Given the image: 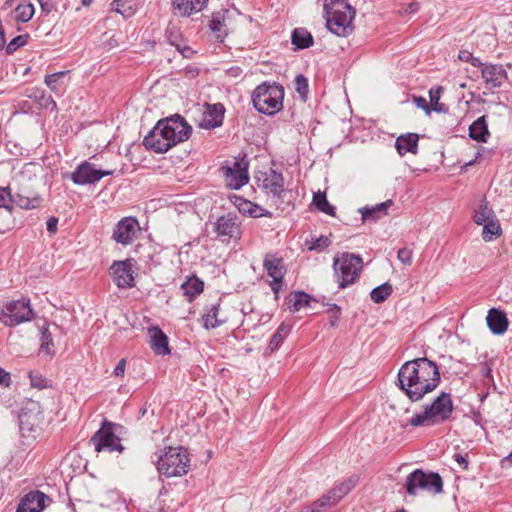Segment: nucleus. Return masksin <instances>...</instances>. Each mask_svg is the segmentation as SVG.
Listing matches in <instances>:
<instances>
[{
  "mask_svg": "<svg viewBox=\"0 0 512 512\" xmlns=\"http://www.w3.org/2000/svg\"><path fill=\"white\" fill-rule=\"evenodd\" d=\"M439 383V368L426 357L406 361L398 372V386L412 402L423 399Z\"/></svg>",
  "mask_w": 512,
  "mask_h": 512,
  "instance_id": "1",
  "label": "nucleus"
},
{
  "mask_svg": "<svg viewBox=\"0 0 512 512\" xmlns=\"http://www.w3.org/2000/svg\"><path fill=\"white\" fill-rule=\"evenodd\" d=\"M192 128L179 114L161 119L144 137L143 145L156 153H165L178 143L186 141Z\"/></svg>",
  "mask_w": 512,
  "mask_h": 512,
  "instance_id": "2",
  "label": "nucleus"
},
{
  "mask_svg": "<svg viewBox=\"0 0 512 512\" xmlns=\"http://www.w3.org/2000/svg\"><path fill=\"white\" fill-rule=\"evenodd\" d=\"M324 11L326 27L331 33L340 37L352 33V21L356 12L347 0H325Z\"/></svg>",
  "mask_w": 512,
  "mask_h": 512,
  "instance_id": "3",
  "label": "nucleus"
},
{
  "mask_svg": "<svg viewBox=\"0 0 512 512\" xmlns=\"http://www.w3.org/2000/svg\"><path fill=\"white\" fill-rule=\"evenodd\" d=\"M453 412V401L449 393L442 392L434 401L426 405L423 412L413 415L409 425L413 427L434 426L447 421Z\"/></svg>",
  "mask_w": 512,
  "mask_h": 512,
  "instance_id": "4",
  "label": "nucleus"
},
{
  "mask_svg": "<svg viewBox=\"0 0 512 512\" xmlns=\"http://www.w3.org/2000/svg\"><path fill=\"white\" fill-rule=\"evenodd\" d=\"M284 88L276 82H263L252 92L254 108L262 114L272 116L283 108Z\"/></svg>",
  "mask_w": 512,
  "mask_h": 512,
  "instance_id": "5",
  "label": "nucleus"
},
{
  "mask_svg": "<svg viewBox=\"0 0 512 512\" xmlns=\"http://www.w3.org/2000/svg\"><path fill=\"white\" fill-rule=\"evenodd\" d=\"M190 467V457L187 450L181 446L167 447L157 461V470L160 474L171 477L186 475Z\"/></svg>",
  "mask_w": 512,
  "mask_h": 512,
  "instance_id": "6",
  "label": "nucleus"
},
{
  "mask_svg": "<svg viewBox=\"0 0 512 512\" xmlns=\"http://www.w3.org/2000/svg\"><path fill=\"white\" fill-rule=\"evenodd\" d=\"M405 488L409 495H416L419 490L438 494L442 492L443 481L438 473L416 469L407 476Z\"/></svg>",
  "mask_w": 512,
  "mask_h": 512,
  "instance_id": "7",
  "label": "nucleus"
},
{
  "mask_svg": "<svg viewBox=\"0 0 512 512\" xmlns=\"http://www.w3.org/2000/svg\"><path fill=\"white\" fill-rule=\"evenodd\" d=\"M362 263L359 256L351 253H343L334 258L333 268L339 288H345L354 283L362 269Z\"/></svg>",
  "mask_w": 512,
  "mask_h": 512,
  "instance_id": "8",
  "label": "nucleus"
},
{
  "mask_svg": "<svg viewBox=\"0 0 512 512\" xmlns=\"http://www.w3.org/2000/svg\"><path fill=\"white\" fill-rule=\"evenodd\" d=\"M123 427L119 424H114L105 421L101 428L92 436L91 442L97 452H119L124 450L123 445L118 434L122 431Z\"/></svg>",
  "mask_w": 512,
  "mask_h": 512,
  "instance_id": "9",
  "label": "nucleus"
},
{
  "mask_svg": "<svg viewBox=\"0 0 512 512\" xmlns=\"http://www.w3.org/2000/svg\"><path fill=\"white\" fill-rule=\"evenodd\" d=\"M34 311L30 300L22 298L8 302L0 311V321L7 327H14L21 323L31 321Z\"/></svg>",
  "mask_w": 512,
  "mask_h": 512,
  "instance_id": "10",
  "label": "nucleus"
},
{
  "mask_svg": "<svg viewBox=\"0 0 512 512\" xmlns=\"http://www.w3.org/2000/svg\"><path fill=\"white\" fill-rule=\"evenodd\" d=\"M225 183L228 187L238 190L248 183V164L243 159L235 160L231 165L221 167Z\"/></svg>",
  "mask_w": 512,
  "mask_h": 512,
  "instance_id": "11",
  "label": "nucleus"
},
{
  "mask_svg": "<svg viewBox=\"0 0 512 512\" xmlns=\"http://www.w3.org/2000/svg\"><path fill=\"white\" fill-rule=\"evenodd\" d=\"M256 182L260 189L275 198H280L284 192V177L282 173L273 168L265 171H259L256 174Z\"/></svg>",
  "mask_w": 512,
  "mask_h": 512,
  "instance_id": "12",
  "label": "nucleus"
},
{
  "mask_svg": "<svg viewBox=\"0 0 512 512\" xmlns=\"http://www.w3.org/2000/svg\"><path fill=\"white\" fill-rule=\"evenodd\" d=\"M114 283L118 288L127 289L135 286L134 261L126 259L123 261H114L110 267Z\"/></svg>",
  "mask_w": 512,
  "mask_h": 512,
  "instance_id": "13",
  "label": "nucleus"
},
{
  "mask_svg": "<svg viewBox=\"0 0 512 512\" xmlns=\"http://www.w3.org/2000/svg\"><path fill=\"white\" fill-rule=\"evenodd\" d=\"M140 230L139 223L134 217L122 218L114 227L112 239L123 246L131 244Z\"/></svg>",
  "mask_w": 512,
  "mask_h": 512,
  "instance_id": "14",
  "label": "nucleus"
},
{
  "mask_svg": "<svg viewBox=\"0 0 512 512\" xmlns=\"http://www.w3.org/2000/svg\"><path fill=\"white\" fill-rule=\"evenodd\" d=\"M113 174V170H99L88 162L81 163L76 170L71 174L70 178L74 184L86 185L98 182L104 176Z\"/></svg>",
  "mask_w": 512,
  "mask_h": 512,
  "instance_id": "15",
  "label": "nucleus"
},
{
  "mask_svg": "<svg viewBox=\"0 0 512 512\" xmlns=\"http://www.w3.org/2000/svg\"><path fill=\"white\" fill-rule=\"evenodd\" d=\"M357 481L358 478L356 476L349 477L347 480L336 485L321 498L316 500V506L326 509L337 504L355 487Z\"/></svg>",
  "mask_w": 512,
  "mask_h": 512,
  "instance_id": "16",
  "label": "nucleus"
},
{
  "mask_svg": "<svg viewBox=\"0 0 512 512\" xmlns=\"http://www.w3.org/2000/svg\"><path fill=\"white\" fill-rule=\"evenodd\" d=\"M48 500L49 497L45 493L39 490L30 491L21 499L16 512H41Z\"/></svg>",
  "mask_w": 512,
  "mask_h": 512,
  "instance_id": "17",
  "label": "nucleus"
},
{
  "mask_svg": "<svg viewBox=\"0 0 512 512\" xmlns=\"http://www.w3.org/2000/svg\"><path fill=\"white\" fill-rule=\"evenodd\" d=\"M215 232L219 237L239 238L241 230L237 222V216L231 213L220 216L215 223Z\"/></svg>",
  "mask_w": 512,
  "mask_h": 512,
  "instance_id": "18",
  "label": "nucleus"
},
{
  "mask_svg": "<svg viewBox=\"0 0 512 512\" xmlns=\"http://www.w3.org/2000/svg\"><path fill=\"white\" fill-rule=\"evenodd\" d=\"M481 75L487 86L498 88L507 80V72L500 64L488 63L481 69Z\"/></svg>",
  "mask_w": 512,
  "mask_h": 512,
  "instance_id": "19",
  "label": "nucleus"
},
{
  "mask_svg": "<svg viewBox=\"0 0 512 512\" xmlns=\"http://www.w3.org/2000/svg\"><path fill=\"white\" fill-rule=\"evenodd\" d=\"M224 106L221 103L207 105L200 121V127L204 129H213L219 127L224 119Z\"/></svg>",
  "mask_w": 512,
  "mask_h": 512,
  "instance_id": "20",
  "label": "nucleus"
},
{
  "mask_svg": "<svg viewBox=\"0 0 512 512\" xmlns=\"http://www.w3.org/2000/svg\"><path fill=\"white\" fill-rule=\"evenodd\" d=\"M10 200L22 209H34L41 203V199L37 193L30 191L24 186L18 187V189L11 194Z\"/></svg>",
  "mask_w": 512,
  "mask_h": 512,
  "instance_id": "21",
  "label": "nucleus"
},
{
  "mask_svg": "<svg viewBox=\"0 0 512 512\" xmlns=\"http://www.w3.org/2000/svg\"><path fill=\"white\" fill-rule=\"evenodd\" d=\"M148 334L150 337L151 349L155 354L162 356L170 354L171 351L168 344V337L158 326L149 328Z\"/></svg>",
  "mask_w": 512,
  "mask_h": 512,
  "instance_id": "22",
  "label": "nucleus"
},
{
  "mask_svg": "<svg viewBox=\"0 0 512 512\" xmlns=\"http://www.w3.org/2000/svg\"><path fill=\"white\" fill-rule=\"evenodd\" d=\"M263 268L267 272L268 276L274 280L283 279L286 274L283 258L278 257L276 254L268 253L265 255Z\"/></svg>",
  "mask_w": 512,
  "mask_h": 512,
  "instance_id": "23",
  "label": "nucleus"
},
{
  "mask_svg": "<svg viewBox=\"0 0 512 512\" xmlns=\"http://www.w3.org/2000/svg\"><path fill=\"white\" fill-rule=\"evenodd\" d=\"M208 0H172L174 14L179 16H190L200 12Z\"/></svg>",
  "mask_w": 512,
  "mask_h": 512,
  "instance_id": "24",
  "label": "nucleus"
},
{
  "mask_svg": "<svg viewBox=\"0 0 512 512\" xmlns=\"http://www.w3.org/2000/svg\"><path fill=\"white\" fill-rule=\"evenodd\" d=\"M486 320L489 329L496 335L503 334L508 329V320L506 315L495 308L490 309Z\"/></svg>",
  "mask_w": 512,
  "mask_h": 512,
  "instance_id": "25",
  "label": "nucleus"
},
{
  "mask_svg": "<svg viewBox=\"0 0 512 512\" xmlns=\"http://www.w3.org/2000/svg\"><path fill=\"white\" fill-rule=\"evenodd\" d=\"M419 136L416 133L400 135L395 141V147L400 155L406 153L416 154L418 150Z\"/></svg>",
  "mask_w": 512,
  "mask_h": 512,
  "instance_id": "26",
  "label": "nucleus"
},
{
  "mask_svg": "<svg viewBox=\"0 0 512 512\" xmlns=\"http://www.w3.org/2000/svg\"><path fill=\"white\" fill-rule=\"evenodd\" d=\"M392 204L391 200H387L371 207H362L359 209L363 221H376L387 215V209Z\"/></svg>",
  "mask_w": 512,
  "mask_h": 512,
  "instance_id": "27",
  "label": "nucleus"
},
{
  "mask_svg": "<svg viewBox=\"0 0 512 512\" xmlns=\"http://www.w3.org/2000/svg\"><path fill=\"white\" fill-rule=\"evenodd\" d=\"M312 300L309 294L303 291H296L289 294L286 298V304L291 312H297L303 307L310 306Z\"/></svg>",
  "mask_w": 512,
  "mask_h": 512,
  "instance_id": "28",
  "label": "nucleus"
},
{
  "mask_svg": "<svg viewBox=\"0 0 512 512\" xmlns=\"http://www.w3.org/2000/svg\"><path fill=\"white\" fill-rule=\"evenodd\" d=\"M489 135L485 116L479 117L469 127V136L478 142H486Z\"/></svg>",
  "mask_w": 512,
  "mask_h": 512,
  "instance_id": "29",
  "label": "nucleus"
},
{
  "mask_svg": "<svg viewBox=\"0 0 512 512\" xmlns=\"http://www.w3.org/2000/svg\"><path fill=\"white\" fill-rule=\"evenodd\" d=\"M220 310V304L215 303L206 307V313L202 316L203 326L209 329H215L225 323L224 319H219L218 314Z\"/></svg>",
  "mask_w": 512,
  "mask_h": 512,
  "instance_id": "30",
  "label": "nucleus"
},
{
  "mask_svg": "<svg viewBox=\"0 0 512 512\" xmlns=\"http://www.w3.org/2000/svg\"><path fill=\"white\" fill-rule=\"evenodd\" d=\"M291 42L296 49H306L313 45V37L305 28H295L291 34Z\"/></svg>",
  "mask_w": 512,
  "mask_h": 512,
  "instance_id": "31",
  "label": "nucleus"
},
{
  "mask_svg": "<svg viewBox=\"0 0 512 512\" xmlns=\"http://www.w3.org/2000/svg\"><path fill=\"white\" fill-rule=\"evenodd\" d=\"M111 10L124 18H130L137 11V0H114L111 3Z\"/></svg>",
  "mask_w": 512,
  "mask_h": 512,
  "instance_id": "32",
  "label": "nucleus"
},
{
  "mask_svg": "<svg viewBox=\"0 0 512 512\" xmlns=\"http://www.w3.org/2000/svg\"><path fill=\"white\" fill-rule=\"evenodd\" d=\"M204 284L203 282L196 278H189L187 281H185L180 289L185 295L189 301H192L196 296H198L203 291Z\"/></svg>",
  "mask_w": 512,
  "mask_h": 512,
  "instance_id": "33",
  "label": "nucleus"
},
{
  "mask_svg": "<svg viewBox=\"0 0 512 512\" xmlns=\"http://www.w3.org/2000/svg\"><path fill=\"white\" fill-rule=\"evenodd\" d=\"M236 205L240 212L248 214L254 218L262 217L268 214L267 212H264V209L260 206L242 198H237Z\"/></svg>",
  "mask_w": 512,
  "mask_h": 512,
  "instance_id": "34",
  "label": "nucleus"
},
{
  "mask_svg": "<svg viewBox=\"0 0 512 512\" xmlns=\"http://www.w3.org/2000/svg\"><path fill=\"white\" fill-rule=\"evenodd\" d=\"M313 204L319 210L320 212H323L329 216H335L336 215V209L334 206H332L328 201L326 194L324 192L318 191L313 195Z\"/></svg>",
  "mask_w": 512,
  "mask_h": 512,
  "instance_id": "35",
  "label": "nucleus"
},
{
  "mask_svg": "<svg viewBox=\"0 0 512 512\" xmlns=\"http://www.w3.org/2000/svg\"><path fill=\"white\" fill-rule=\"evenodd\" d=\"M496 218L494 211L488 207V202L483 199L479 205V208L475 211L474 222L478 225H482L491 219Z\"/></svg>",
  "mask_w": 512,
  "mask_h": 512,
  "instance_id": "36",
  "label": "nucleus"
},
{
  "mask_svg": "<svg viewBox=\"0 0 512 512\" xmlns=\"http://www.w3.org/2000/svg\"><path fill=\"white\" fill-rule=\"evenodd\" d=\"M482 225V238L485 242L492 241L495 237L500 236L502 233L501 226L496 218H493Z\"/></svg>",
  "mask_w": 512,
  "mask_h": 512,
  "instance_id": "37",
  "label": "nucleus"
},
{
  "mask_svg": "<svg viewBox=\"0 0 512 512\" xmlns=\"http://www.w3.org/2000/svg\"><path fill=\"white\" fill-rule=\"evenodd\" d=\"M442 92L443 88L441 86H436L429 90L430 107L435 112H447L448 110L445 104L439 102Z\"/></svg>",
  "mask_w": 512,
  "mask_h": 512,
  "instance_id": "38",
  "label": "nucleus"
},
{
  "mask_svg": "<svg viewBox=\"0 0 512 512\" xmlns=\"http://www.w3.org/2000/svg\"><path fill=\"white\" fill-rule=\"evenodd\" d=\"M392 293V286L389 283H383L372 289L370 297L374 303L384 302Z\"/></svg>",
  "mask_w": 512,
  "mask_h": 512,
  "instance_id": "39",
  "label": "nucleus"
},
{
  "mask_svg": "<svg viewBox=\"0 0 512 512\" xmlns=\"http://www.w3.org/2000/svg\"><path fill=\"white\" fill-rule=\"evenodd\" d=\"M32 3H21L15 8V19L19 22H28L34 15Z\"/></svg>",
  "mask_w": 512,
  "mask_h": 512,
  "instance_id": "40",
  "label": "nucleus"
},
{
  "mask_svg": "<svg viewBox=\"0 0 512 512\" xmlns=\"http://www.w3.org/2000/svg\"><path fill=\"white\" fill-rule=\"evenodd\" d=\"M40 353H44L46 355H51L54 353L53 347L54 342L51 333L49 332L48 328H43L41 330V337H40Z\"/></svg>",
  "mask_w": 512,
  "mask_h": 512,
  "instance_id": "41",
  "label": "nucleus"
},
{
  "mask_svg": "<svg viewBox=\"0 0 512 512\" xmlns=\"http://www.w3.org/2000/svg\"><path fill=\"white\" fill-rule=\"evenodd\" d=\"M306 245L308 250L322 252L331 244V240L328 236H320L318 238H311L310 240H306Z\"/></svg>",
  "mask_w": 512,
  "mask_h": 512,
  "instance_id": "42",
  "label": "nucleus"
},
{
  "mask_svg": "<svg viewBox=\"0 0 512 512\" xmlns=\"http://www.w3.org/2000/svg\"><path fill=\"white\" fill-rule=\"evenodd\" d=\"M294 84H295L296 92L300 95V97L303 101H306L307 95H308V80H307V78L302 74H298L295 77Z\"/></svg>",
  "mask_w": 512,
  "mask_h": 512,
  "instance_id": "43",
  "label": "nucleus"
},
{
  "mask_svg": "<svg viewBox=\"0 0 512 512\" xmlns=\"http://www.w3.org/2000/svg\"><path fill=\"white\" fill-rule=\"evenodd\" d=\"M30 36L29 34H22L15 38H13L8 45L6 46V52L7 54L14 53L18 48L23 47L27 44Z\"/></svg>",
  "mask_w": 512,
  "mask_h": 512,
  "instance_id": "44",
  "label": "nucleus"
},
{
  "mask_svg": "<svg viewBox=\"0 0 512 512\" xmlns=\"http://www.w3.org/2000/svg\"><path fill=\"white\" fill-rule=\"evenodd\" d=\"M65 74H66V72L62 71V72H57L54 74L47 75L45 77L44 82L53 92H58L59 81L61 78H63L65 76Z\"/></svg>",
  "mask_w": 512,
  "mask_h": 512,
  "instance_id": "45",
  "label": "nucleus"
},
{
  "mask_svg": "<svg viewBox=\"0 0 512 512\" xmlns=\"http://www.w3.org/2000/svg\"><path fill=\"white\" fill-rule=\"evenodd\" d=\"M413 252L411 249L404 247L399 249L397 258L404 265H411Z\"/></svg>",
  "mask_w": 512,
  "mask_h": 512,
  "instance_id": "46",
  "label": "nucleus"
},
{
  "mask_svg": "<svg viewBox=\"0 0 512 512\" xmlns=\"http://www.w3.org/2000/svg\"><path fill=\"white\" fill-rule=\"evenodd\" d=\"M31 385L36 388L47 387V380L39 373H29Z\"/></svg>",
  "mask_w": 512,
  "mask_h": 512,
  "instance_id": "47",
  "label": "nucleus"
},
{
  "mask_svg": "<svg viewBox=\"0 0 512 512\" xmlns=\"http://www.w3.org/2000/svg\"><path fill=\"white\" fill-rule=\"evenodd\" d=\"M41 11L48 15L56 9L57 0H38Z\"/></svg>",
  "mask_w": 512,
  "mask_h": 512,
  "instance_id": "48",
  "label": "nucleus"
},
{
  "mask_svg": "<svg viewBox=\"0 0 512 512\" xmlns=\"http://www.w3.org/2000/svg\"><path fill=\"white\" fill-rule=\"evenodd\" d=\"M10 197V188H0V208H9L8 203L11 202Z\"/></svg>",
  "mask_w": 512,
  "mask_h": 512,
  "instance_id": "49",
  "label": "nucleus"
},
{
  "mask_svg": "<svg viewBox=\"0 0 512 512\" xmlns=\"http://www.w3.org/2000/svg\"><path fill=\"white\" fill-rule=\"evenodd\" d=\"M284 336L283 335H280L279 333H274L271 340H270V343H269V346H268V349L273 352L275 350H277L280 345L282 344L283 340H284Z\"/></svg>",
  "mask_w": 512,
  "mask_h": 512,
  "instance_id": "50",
  "label": "nucleus"
},
{
  "mask_svg": "<svg viewBox=\"0 0 512 512\" xmlns=\"http://www.w3.org/2000/svg\"><path fill=\"white\" fill-rule=\"evenodd\" d=\"M414 103L418 108L423 109L426 112V114L429 115L431 113V107L424 97H414Z\"/></svg>",
  "mask_w": 512,
  "mask_h": 512,
  "instance_id": "51",
  "label": "nucleus"
},
{
  "mask_svg": "<svg viewBox=\"0 0 512 512\" xmlns=\"http://www.w3.org/2000/svg\"><path fill=\"white\" fill-rule=\"evenodd\" d=\"M12 381L10 373L0 367V385L4 387H10Z\"/></svg>",
  "mask_w": 512,
  "mask_h": 512,
  "instance_id": "52",
  "label": "nucleus"
},
{
  "mask_svg": "<svg viewBox=\"0 0 512 512\" xmlns=\"http://www.w3.org/2000/svg\"><path fill=\"white\" fill-rule=\"evenodd\" d=\"M125 368H126V360L123 358L118 362V364L114 368L113 374L116 377H119V376L122 377L125 373Z\"/></svg>",
  "mask_w": 512,
  "mask_h": 512,
  "instance_id": "53",
  "label": "nucleus"
},
{
  "mask_svg": "<svg viewBox=\"0 0 512 512\" xmlns=\"http://www.w3.org/2000/svg\"><path fill=\"white\" fill-rule=\"evenodd\" d=\"M282 284H283V279H277V280L272 279V281L269 284L271 287V290L275 294L276 299H278L279 291L282 288Z\"/></svg>",
  "mask_w": 512,
  "mask_h": 512,
  "instance_id": "54",
  "label": "nucleus"
},
{
  "mask_svg": "<svg viewBox=\"0 0 512 512\" xmlns=\"http://www.w3.org/2000/svg\"><path fill=\"white\" fill-rule=\"evenodd\" d=\"M58 219L55 217H50L46 222L47 231L50 234H54L57 231Z\"/></svg>",
  "mask_w": 512,
  "mask_h": 512,
  "instance_id": "55",
  "label": "nucleus"
},
{
  "mask_svg": "<svg viewBox=\"0 0 512 512\" xmlns=\"http://www.w3.org/2000/svg\"><path fill=\"white\" fill-rule=\"evenodd\" d=\"M454 459L463 469H467V467H468V460H467V457L465 455H462V454H459V453L455 454L454 455Z\"/></svg>",
  "mask_w": 512,
  "mask_h": 512,
  "instance_id": "56",
  "label": "nucleus"
},
{
  "mask_svg": "<svg viewBox=\"0 0 512 512\" xmlns=\"http://www.w3.org/2000/svg\"><path fill=\"white\" fill-rule=\"evenodd\" d=\"M491 373H492L491 368L486 363L481 366L482 377L490 379V378H492Z\"/></svg>",
  "mask_w": 512,
  "mask_h": 512,
  "instance_id": "57",
  "label": "nucleus"
},
{
  "mask_svg": "<svg viewBox=\"0 0 512 512\" xmlns=\"http://www.w3.org/2000/svg\"><path fill=\"white\" fill-rule=\"evenodd\" d=\"M472 56H473V55H472V53H470V52H469V51H467V50H463V51H460V53H459V56H458V57H459V59H460L461 61L469 62V61L471 60Z\"/></svg>",
  "mask_w": 512,
  "mask_h": 512,
  "instance_id": "58",
  "label": "nucleus"
},
{
  "mask_svg": "<svg viewBox=\"0 0 512 512\" xmlns=\"http://www.w3.org/2000/svg\"><path fill=\"white\" fill-rule=\"evenodd\" d=\"M472 66L482 69L484 65H487L488 63H482L478 58L472 56L471 60L469 61Z\"/></svg>",
  "mask_w": 512,
  "mask_h": 512,
  "instance_id": "59",
  "label": "nucleus"
},
{
  "mask_svg": "<svg viewBox=\"0 0 512 512\" xmlns=\"http://www.w3.org/2000/svg\"><path fill=\"white\" fill-rule=\"evenodd\" d=\"M288 332H289V327H288V326H286L285 324H281V325L277 328V330H276V333H279L280 335H283L284 337H286V336H287Z\"/></svg>",
  "mask_w": 512,
  "mask_h": 512,
  "instance_id": "60",
  "label": "nucleus"
},
{
  "mask_svg": "<svg viewBox=\"0 0 512 512\" xmlns=\"http://www.w3.org/2000/svg\"><path fill=\"white\" fill-rule=\"evenodd\" d=\"M330 306H331V308H330L329 310H332V309H333V310H335V312H336V318H335V320H334V321H331V325H332V326H334V325H335L336 320L338 319V314L340 313V308H339L336 304H331Z\"/></svg>",
  "mask_w": 512,
  "mask_h": 512,
  "instance_id": "61",
  "label": "nucleus"
},
{
  "mask_svg": "<svg viewBox=\"0 0 512 512\" xmlns=\"http://www.w3.org/2000/svg\"><path fill=\"white\" fill-rule=\"evenodd\" d=\"M176 48H177V50H178V51H180V52L182 53V55H183L184 57H187V56H188V53H190V48H188V47H183V48H181V47H180V45H178V44H177V45H176Z\"/></svg>",
  "mask_w": 512,
  "mask_h": 512,
  "instance_id": "62",
  "label": "nucleus"
},
{
  "mask_svg": "<svg viewBox=\"0 0 512 512\" xmlns=\"http://www.w3.org/2000/svg\"><path fill=\"white\" fill-rule=\"evenodd\" d=\"M6 43V40H5V36H4V31L2 29V27L0 26V50L4 47Z\"/></svg>",
  "mask_w": 512,
  "mask_h": 512,
  "instance_id": "63",
  "label": "nucleus"
},
{
  "mask_svg": "<svg viewBox=\"0 0 512 512\" xmlns=\"http://www.w3.org/2000/svg\"><path fill=\"white\" fill-rule=\"evenodd\" d=\"M81 2L83 6L88 7L93 2V0H82Z\"/></svg>",
  "mask_w": 512,
  "mask_h": 512,
  "instance_id": "64",
  "label": "nucleus"
}]
</instances>
